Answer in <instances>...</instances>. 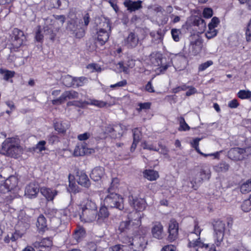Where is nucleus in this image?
Wrapping results in <instances>:
<instances>
[{"instance_id": "7ed1b4c3", "label": "nucleus", "mask_w": 251, "mask_h": 251, "mask_svg": "<svg viewBox=\"0 0 251 251\" xmlns=\"http://www.w3.org/2000/svg\"><path fill=\"white\" fill-rule=\"evenodd\" d=\"M2 151L4 154L16 158L22 153V150L15 139L8 138L2 143Z\"/></svg>"}, {"instance_id": "a18cd8bd", "label": "nucleus", "mask_w": 251, "mask_h": 251, "mask_svg": "<svg viewBox=\"0 0 251 251\" xmlns=\"http://www.w3.org/2000/svg\"><path fill=\"white\" fill-rule=\"evenodd\" d=\"M181 34V31L179 29H177L176 28H173L171 30V34L174 40L176 42L179 41L180 39V35Z\"/></svg>"}, {"instance_id": "4d7b16f0", "label": "nucleus", "mask_w": 251, "mask_h": 251, "mask_svg": "<svg viewBox=\"0 0 251 251\" xmlns=\"http://www.w3.org/2000/svg\"><path fill=\"white\" fill-rule=\"evenodd\" d=\"M150 35L155 40L160 42L162 40V35L160 32L157 31L156 33L151 32Z\"/></svg>"}, {"instance_id": "c03bdc74", "label": "nucleus", "mask_w": 251, "mask_h": 251, "mask_svg": "<svg viewBox=\"0 0 251 251\" xmlns=\"http://www.w3.org/2000/svg\"><path fill=\"white\" fill-rule=\"evenodd\" d=\"M238 96L241 99H248L251 97V92L248 90H240L238 93Z\"/></svg>"}, {"instance_id": "c756f323", "label": "nucleus", "mask_w": 251, "mask_h": 251, "mask_svg": "<svg viewBox=\"0 0 251 251\" xmlns=\"http://www.w3.org/2000/svg\"><path fill=\"white\" fill-rule=\"evenodd\" d=\"M132 204L134 208L136 210L135 212H137L140 214L139 212L144 210L146 208V204L143 200H133Z\"/></svg>"}, {"instance_id": "e2e57ef3", "label": "nucleus", "mask_w": 251, "mask_h": 251, "mask_svg": "<svg viewBox=\"0 0 251 251\" xmlns=\"http://www.w3.org/2000/svg\"><path fill=\"white\" fill-rule=\"evenodd\" d=\"M22 237V234L19 231H16L14 233L11 234L10 236V240L12 242H14Z\"/></svg>"}, {"instance_id": "473e14b6", "label": "nucleus", "mask_w": 251, "mask_h": 251, "mask_svg": "<svg viewBox=\"0 0 251 251\" xmlns=\"http://www.w3.org/2000/svg\"><path fill=\"white\" fill-rule=\"evenodd\" d=\"M36 226L40 231H44L47 228V223L45 217L43 215H40L37 220Z\"/></svg>"}, {"instance_id": "f8f14e48", "label": "nucleus", "mask_w": 251, "mask_h": 251, "mask_svg": "<svg viewBox=\"0 0 251 251\" xmlns=\"http://www.w3.org/2000/svg\"><path fill=\"white\" fill-rule=\"evenodd\" d=\"M210 177L211 171L210 168L207 167H203L199 173V179L192 181L191 188L197 190L203 180H209Z\"/></svg>"}, {"instance_id": "3c124183", "label": "nucleus", "mask_w": 251, "mask_h": 251, "mask_svg": "<svg viewBox=\"0 0 251 251\" xmlns=\"http://www.w3.org/2000/svg\"><path fill=\"white\" fill-rule=\"evenodd\" d=\"M142 147L144 149H146L150 151H159V149L156 147H154L153 144H148L147 142H144L143 144Z\"/></svg>"}, {"instance_id": "a878e982", "label": "nucleus", "mask_w": 251, "mask_h": 251, "mask_svg": "<svg viewBox=\"0 0 251 251\" xmlns=\"http://www.w3.org/2000/svg\"><path fill=\"white\" fill-rule=\"evenodd\" d=\"M202 39L200 38L191 42L190 50L192 54L196 55L201 52L202 48Z\"/></svg>"}, {"instance_id": "09e8293b", "label": "nucleus", "mask_w": 251, "mask_h": 251, "mask_svg": "<svg viewBox=\"0 0 251 251\" xmlns=\"http://www.w3.org/2000/svg\"><path fill=\"white\" fill-rule=\"evenodd\" d=\"M127 81L126 79H124L121 81H119L114 84H112L110 86V87L113 89H117L120 87H123L127 85Z\"/></svg>"}, {"instance_id": "72a5a7b5", "label": "nucleus", "mask_w": 251, "mask_h": 251, "mask_svg": "<svg viewBox=\"0 0 251 251\" xmlns=\"http://www.w3.org/2000/svg\"><path fill=\"white\" fill-rule=\"evenodd\" d=\"M62 83L66 87H71L74 86V77L69 75L62 76Z\"/></svg>"}, {"instance_id": "cd10ccee", "label": "nucleus", "mask_w": 251, "mask_h": 251, "mask_svg": "<svg viewBox=\"0 0 251 251\" xmlns=\"http://www.w3.org/2000/svg\"><path fill=\"white\" fill-rule=\"evenodd\" d=\"M51 212L55 214V215L50 217L51 225L52 228L57 229L61 225V220L59 217L60 211L52 209Z\"/></svg>"}, {"instance_id": "052dcab7", "label": "nucleus", "mask_w": 251, "mask_h": 251, "mask_svg": "<svg viewBox=\"0 0 251 251\" xmlns=\"http://www.w3.org/2000/svg\"><path fill=\"white\" fill-rule=\"evenodd\" d=\"M127 247L126 245H117L111 248L112 251H125L126 250Z\"/></svg>"}, {"instance_id": "f257e3e1", "label": "nucleus", "mask_w": 251, "mask_h": 251, "mask_svg": "<svg viewBox=\"0 0 251 251\" xmlns=\"http://www.w3.org/2000/svg\"><path fill=\"white\" fill-rule=\"evenodd\" d=\"M201 229L197 223H195L194 231L188 235V247L197 248L196 251H216L213 245L210 246L208 244H203L200 241Z\"/></svg>"}, {"instance_id": "ddd939ff", "label": "nucleus", "mask_w": 251, "mask_h": 251, "mask_svg": "<svg viewBox=\"0 0 251 251\" xmlns=\"http://www.w3.org/2000/svg\"><path fill=\"white\" fill-rule=\"evenodd\" d=\"M78 96V93L73 90L65 91L58 98L52 100L51 102L53 105L61 104L68 100L77 99Z\"/></svg>"}, {"instance_id": "c85d7f7f", "label": "nucleus", "mask_w": 251, "mask_h": 251, "mask_svg": "<svg viewBox=\"0 0 251 251\" xmlns=\"http://www.w3.org/2000/svg\"><path fill=\"white\" fill-rule=\"evenodd\" d=\"M229 168V165L226 162L222 161L213 166V170L217 173H225Z\"/></svg>"}, {"instance_id": "9d476101", "label": "nucleus", "mask_w": 251, "mask_h": 251, "mask_svg": "<svg viewBox=\"0 0 251 251\" xmlns=\"http://www.w3.org/2000/svg\"><path fill=\"white\" fill-rule=\"evenodd\" d=\"M215 232V244L217 247L221 246L224 236L225 224L221 221H216L213 225Z\"/></svg>"}, {"instance_id": "603ef678", "label": "nucleus", "mask_w": 251, "mask_h": 251, "mask_svg": "<svg viewBox=\"0 0 251 251\" xmlns=\"http://www.w3.org/2000/svg\"><path fill=\"white\" fill-rule=\"evenodd\" d=\"M83 23L81 21V25L84 28L86 27L89 24L90 17L88 13H86L83 17Z\"/></svg>"}, {"instance_id": "5701e85b", "label": "nucleus", "mask_w": 251, "mask_h": 251, "mask_svg": "<svg viewBox=\"0 0 251 251\" xmlns=\"http://www.w3.org/2000/svg\"><path fill=\"white\" fill-rule=\"evenodd\" d=\"M105 175V170L102 167H96L94 168L90 174L91 178L94 181L100 180Z\"/></svg>"}, {"instance_id": "393cba45", "label": "nucleus", "mask_w": 251, "mask_h": 251, "mask_svg": "<svg viewBox=\"0 0 251 251\" xmlns=\"http://www.w3.org/2000/svg\"><path fill=\"white\" fill-rule=\"evenodd\" d=\"M228 157L235 161L241 160L244 159L243 150L241 148H233L228 152Z\"/></svg>"}, {"instance_id": "b1692460", "label": "nucleus", "mask_w": 251, "mask_h": 251, "mask_svg": "<svg viewBox=\"0 0 251 251\" xmlns=\"http://www.w3.org/2000/svg\"><path fill=\"white\" fill-rule=\"evenodd\" d=\"M76 181L78 184L86 188L91 186V181L87 175L83 172H78L76 175Z\"/></svg>"}, {"instance_id": "20e7f679", "label": "nucleus", "mask_w": 251, "mask_h": 251, "mask_svg": "<svg viewBox=\"0 0 251 251\" xmlns=\"http://www.w3.org/2000/svg\"><path fill=\"white\" fill-rule=\"evenodd\" d=\"M126 126L121 124L108 125L104 127L105 134L113 139H120L127 130Z\"/></svg>"}, {"instance_id": "423d86ee", "label": "nucleus", "mask_w": 251, "mask_h": 251, "mask_svg": "<svg viewBox=\"0 0 251 251\" xmlns=\"http://www.w3.org/2000/svg\"><path fill=\"white\" fill-rule=\"evenodd\" d=\"M141 215L137 212L130 214L128 217V220L120 223L119 227V230L122 232L126 231L129 228L131 223L132 225L139 226L141 223Z\"/></svg>"}, {"instance_id": "bf43d9fd", "label": "nucleus", "mask_w": 251, "mask_h": 251, "mask_svg": "<svg viewBox=\"0 0 251 251\" xmlns=\"http://www.w3.org/2000/svg\"><path fill=\"white\" fill-rule=\"evenodd\" d=\"M71 175H69V187L71 189V191L74 192V193H77V192H79V190H78V187H77V186H76L75 183H72L71 182Z\"/></svg>"}, {"instance_id": "6ab92c4d", "label": "nucleus", "mask_w": 251, "mask_h": 251, "mask_svg": "<svg viewBox=\"0 0 251 251\" xmlns=\"http://www.w3.org/2000/svg\"><path fill=\"white\" fill-rule=\"evenodd\" d=\"M178 223L174 220H171L168 228L169 236L168 238L169 241L172 242L176 239L178 235Z\"/></svg>"}, {"instance_id": "a19ab883", "label": "nucleus", "mask_w": 251, "mask_h": 251, "mask_svg": "<svg viewBox=\"0 0 251 251\" xmlns=\"http://www.w3.org/2000/svg\"><path fill=\"white\" fill-rule=\"evenodd\" d=\"M0 73L3 75V78L6 80H8L9 78L13 77L15 74L14 71L2 69H0Z\"/></svg>"}, {"instance_id": "69168bd1", "label": "nucleus", "mask_w": 251, "mask_h": 251, "mask_svg": "<svg viewBox=\"0 0 251 251\" xmlns=\"http://www.w3.org/2000/svg\"><path fill=\"white\" fill-rule=\"evenodd\" d=\"M194 23L196 25H201V29L204 30L205 28V23L204 21L201 18H199L198 19L195 21Z\"/></svg>"}, {"instance_id": "f3484780", "label": "nucleus", "mask_w": 251, "mask_h": 251, "mask_svg": "<svg viewBox=\"0 0 251 251\" xmlns=\"http://www.w3.org/2000/svg\"><path fill=\"white\" fill-rule=\"evenodd\" d=\"M94 152V150L88 148L85 143L78 144L74 151V155L75 156H83L88 155Z\"/></svg>"}, {"instance_id": "774afa93", "label": "nucleus", "mask_w": 251, "mask_h": 251, "mask_svg": "<svg viewBox=\"0 0 251 251\" xmlns=\"http://www.w3.org/2000/svg\"><path fill=\"white\" fill-rule=\"evenodd\" d=\"M97 245L95 243L91 242L87 245V251H96Z\"/></svg>"}, {"instance_id": "37998d69", "label": "nucleus", "mask_w": 251, "mask_h": 251, "mask_svg": "<svg viewBox=\"0 0 251 251\" xmlns=\"http://www.w3.org/2000/svg\"><path fill=\"white\" fill-rule=\"evenodd\" d=\"M218 31L215 28L208 26V30L206 32L205 36L207 39H210L215 37Z\"/></svg>"}, {"instance_id": "13d9d810", "label": "nucleus", "mask_w": 251, "mask_h": 251, "mask_svg": "<svg viewBox=\"0 0 251 251\" xmlns=\"http://www.w3.org/2000/svg\"><path fill=\"white\" fill-rule=\"evenodd\" d=\"M119 179L118 178L115 177L112 178L111 185L107 190L108 192H110V191H112L113 189H114V188L117 187V185L119 183Z\"/></svg>"}, {"instance_id": "6e6552de", "label": "nucleus", "mask_w": 251, "mask_h": 251, "mask_svg": "<svg viewBox=\"0 0 251 251\" xmlns=\"http://www.w3.org/2000/svg\"><path fill=\"white\" fill-rule=\"evenodd\" d=\"M111 31L109 22L104 20L102 22V28H100L97 32L98 41L101 45H104L108 41Z\"/></svg>"}, {"instance_id": "6e6d98bb", "label": "nucleus", "mask_w": 251, "mask_h": 251, "mask_svg": "<svg viewBox=\"0 0 251 251\" xmlns=\"http://www.w3.org/2000/svg\"><path fill=\"white\" fill-rule=\"evenodd\" d=\"M87 68L90 70L92 72H100V67L97 64H90L87 66Z\"/></svg>"}, {"instance_id": "ea45409f", "label": "nucleus", "mask_w": 251, "mask_h": 251, "mask_svg": "<svg viewBox=\"0 0 251 251\" xmlns=\"http://www.w3.org/2000/svg\"><path fill=\"white\" fill-rule=\"evenodd\" d=\"M178 121L179 123V127L178 128L179 131H187L190 129V128L189 126L186 123L183 117H179L178 118Z\"/></svg>"}, {"instance_id": "dca6fc26", "label": "nucleus", "mask_w": 251, "mask_h": 251, "mask_svg": "<svg viewBox=\"0 0 251 251\" xmlns=\"http://www.w3.org/2000/svg\"><path fill=\"white\" fill-rule=\"evenodd\" d=\"M138 35L133 32H130L124 39V45L128 49H133L137 46L139 43Z\"/></svg>"}, {"instance_id": "de8ad7c7", "label": "nucleus", "mask_w": 251, "mask_h": 251, "mask_svg": "<svg viewBox=\"0 0 251 251\" xmlns=\"http://www.w3.org/2000/svg\"><path fill=\"white\" fill-rule=\"evenodd\" d=\"M133 141L139 142L141 139V132L137 128L132 129Z\"/></svg>"}, {"instance_id": "58836bf2", "label": "nucleus", "mask_w": 251, "mask_h": 251, "mask_svg": "<svg viewBox=\"0 0 251 251\" xmlns=\"http://www.w3.org/2000/svg\"><path fill=\"white\" fill-rule=\"evenodd\" d=\"M241 208L245 212L251 210V195H250L249 199L244 201L241 205Z\"/></svg>"}, {"instance_id": "5fc2aeb1", "label": "nucleus", "mask_w": 251, "mask_h": 251, "mask_svg": "<svg viewBox=\"0 0 251 251\" xmlns=\"http://www.w3.org/2000/svg\"><path fill=\"white\" fill-rule=\"evenodd\" d=\"M203 16L205 18H210L213 15V10L210 8H205L203 11Z\"/></svg>"}, {"instance_id": "e433bc0d", "label": "nucleus", "mask_w": 251, "mask_h": 251, "mask_svg": "<svg viewBox=\"0 0 251 251\" xmlns=\"http://www.w3.org/2000/svg\"><path fill=\"white\" fill-rule=\"evenodd\" d=\"M85 235V230L83 228H79L75 231L73 237L77 242H79L84 237Z\"/></svg>"}, {"instance_id": "49530a36", "label": "nucleus", "mask_w": 251, "mask_h": 251, "mask_svg": "<svg viewBox=\"0 0 251 251\" xmlns=\"http://www.w3.org/2000/svg\"><path fill=\"white\" fill-rule=\"evenodd\" d=\"M246 39L247 42L251 41V18L245 31Z\"/></svg>"}, {"instance_id": "f03ea898", "label": "nucleus", "mask_w": 251, "mask_h": 251, "mask_svg": "<svg viewBox=\"0 0 251 251\" xmlns=\"http://www.w3.org/2000/svg\"><path fill=\"white\" fill-rule=\"evenodd\" d=\"M80 219L84 222H92L96 220L97 216V206L94 201L87 199L81 205L79 213Z\"/></svg>"}, {"instance_id": "c9c22d12", "label": "nucleus", "mask_w": 251, "mask_h": 251, "mask_svg": "<svg viewBox=\"0 0 251 251\" xmlns=\"http://www.w3.org/2000/svg\"><path fill=\"white\" fill-rule=\"evenodd\" d=\"M54 128L55 130L60 133H64L66 132L68 128V126L65 123H63L62 122L59 121L54 123Z\"/></svg>"}, {"instance_id": "a211bd4d", "label": "nucleus", "mask_w": 251, "mask_h": 251, "mask_svg": "<svg viewBox=\"0 0 251 251\" xmlns=\"http://www.w3.org/2000/svg\"><path fill=\"white\" fill-rule=\"evenodd\" d=\"M109 215V213L107 210V208L106 206L101 207L99 213H97V219L96 218L97 223L99 225H104L106 226L107 222L108 220V217Z\"/></svg>"}, {"instance_id": "412c9836", "label": "nucleus", "mask_w": 251, "mask_h": 251, "mask_svg": "<svg viewBox=\"0 0 251 251\" xmlns=\"http://www.w3.org/2000/svg\"><path fill=\"white\" fill-rule=\"evenodd\" d=\"M151 234L153 237L156 239H161L163 238V226L160 222H156L153 223L151 228Z\"/></svg>"}, {"instance_id": "864d4df0", "label": "nucleus", "mask_w": 251, "mask_h": 251, "mask_svg": "<svg viewBox=\"0 0 251 251\" xmlns=\"http://www.w3.org/2000/svg\"><path fill=\"white\" fill-rule=\"evenodd\" d=\"M213 63V61L211 60H209L206 61V62L202 63L199 67V71H203L205 70L208 67L212 65Z\"/></svg>"}, {"instance_id": "8fccbe9b", "label": "nucleus", "mask_w": 251, "mask_h": 251, "mask_svg": "<svg viewBox=\"0 0 251 251\" xmlns=\"http://www.w3.org/2000/svg\"><path fill=\"white\" fill-rule=\"evenodd\" d=\"M46 141H41L38 142V143L36 145L35 147L34 148V151L38 150L39 152H41L46 150L45 145Z\"/></svg>"}, {"instance_id": "aec40b11", "label": "nucleus", "mask_w": 251, "mask_h": 251, "mask_svg": "<svg viewBox=\"0 0 251 251\" xmlns=\"http://www.w3.org/2000/svg\"><path fill=\"white\" fill-rule=\"evenodd\" d=\"M39 191V185L35 182H31L25 187V196L29 198L32 199L36 197Z\"/></svg>"}, {"instance_id": "79ce46f5", "label": "nucleus", "mask_w": 251, "mask_h": 251, "mask_svg": "<svg viewBox=\"0 0 251 251\" xmlns=\"http://www.w3.org/2000/svg\"><path fill=\"white\" fill-rule=\"evenodd\" d=\"M242 193L246 194L251 191V182L249 180L244 183L240 187Z\"/></svg>"}, {"instance_id": "0eeeda50", "label": "nucleus", "mask_w": 251, "mask_h": 251, "mask_svg": "<svg viewBox=\"0 0 251 251\" xmlns=\"http://www.w3.org/2000/svg\"><path fill=\"white\" fill-rule=\"evenodd\" d=\"M18 178L17 177L11 176L5 180L4 182L5 185L8 187L11 193H9L5 197V201L7 202H10L12 200L17 197V190L18 185Z\"/></svg>"}, {"instance_id": "4be33fe9", "label": "nucleus", "mask_w": 251, "mask_h": 251, "mask_svg": "<svg viewBox=\"0 0 251 251\" xmlns=\"http://www.w3.org/2000/svg\"><path fill=\"white\" fill-rule=\"evenodd\" d=\"M142 1H132L131 0H125L124 2V6L127 8V10L132 12L139 10L142 8Z\"/></svg>"}, {"instance_id": "0e129e2a", "label": "nucleus", "mask_w": 251, "mask_h": 251, "mask_svg": "<svg viewBox=\"0 0 251 251\" xmlns=\"http://www.w3.org/2000/svg\"><path fill=\"white\" fill-rule=\"evenodd\" d=\"M91 136V134L89 132H85L78 135L77 139L80 141H85L89 139Z\"/></svg>"}, {"instance_id": "338daca9", "label": "nucleus", "mask_w": 251, "mask_h": 251, "mask_svg": "<svg viewBox=\"0 0 251 251\" xmlns=\"http://www.w3.org/2000/svg\"><path fill=\"white\" fill-rule=\"evenodd\" d=\"M161 251H176V247L173 245H169L164 246Z\"/></svg>"}, {"instance_id": "4468645a", "label": "nucleus", "mask_w": 251, "mask_h": 251, "mask_svg": "<svg viewBox=\"0 0 251 251\" xmlns=\"http://www.w3.org/2000/svg\"><path fill=\"white\" fill-rule=\"evenodd\" d=\"M147 244L146 240L143 237H135L130 243V249L133 251H143Z\"/></svg>"}, {"instance_id": "9b49d317", "label": "nucleus", "mask_w": 251, "mask_h": 251, "mask_svg": "<svg viewBox=\"0 0 251 251\" xmlns=\"http://www.w3.org/2000/svg\"><path fill=\"white\" fill-rule=\"evenodd\" d=\"M25 39V37L23 32L18 29L14 28L10 34V41L13 47L18 48L23 44Z\"/></svg>"}, {"instance_id": "bb28decb", "label": "nucleus", "mask_w": 251, "mask_h": 251, "mask_svg": "<svg viewBox=\"0 0 251 251\" xmlns=\"http://www.w3.org/2000/svg\"><path fill=\"white\" fill-rule=\"evenodd\" d=\"M40 192L49 201H52L58 194V191L56 190L46 187L41 188Z\"/></svg>"}, {"instance_id": "680f3d73", "label": "nucleus", "mask_w": 251, "mask_h": 251, "mask_svg": "<svg viewBox=\"0 0 251 251\" xmlns=\"http://www.w3.org/2000/svg\"><path fill=\"white\" fill-rule=\"evenodd\" d=\"M219 22L220 21L219 19L216 17H214L211 19L210 23L208 24V26L212 28H215L217 26Z\"/></svg>"}, {"instance_id": "4c0bfd02", "label": "nucleus", "mask_w": 251, "mask_h": 251, "mask_svg": "<svg viewBox=\"0 0 251 251\" xmlns=\"http://www.w3.org/2000/svg\"><path fill=\"white\" fill-rule=\"evenodd\" d=\"M87 78L84 76H81L78 77H74V86H76L77 87L81 86L84 84L87 83Z\"/></svg>"}, {"instance_id": "1a4fd4ad", "label": "nucleus", "mask_w": 251, "mask_h": 251, "mask_svg": "<svg viewBox=\"0 0 251 251\" xmlns=\"http://www.w3.org/2000/svg\"><path fill=\"white\" fill-rule=\"evenodd\" d=\"M67 29L77 38H81L85 35V28L81 25V20L69 21Z\"/></svg>"}, {"instance_id": "f704fd0d", "label": "nucleus", "mask_w": 251, "mask_h": 251, "mask_svg": "<svg viewBox=\"0 0 251 251\" xmlns=\"http://www.w3.org/2000/svg\"><path fill=\"white\" fill-rule=\"evenodd\" d=\"M84 103L89 105H93L97 106L99 108L103 107L105 106L107 103L102 100H99L94 99H91L89 101H84Z\"/></svg>"}, {"instance_id": "39448f33", "label": "nucleus", "mask_w": 251, "mask_h": 251, "mask_svg": "<svg viewBox=\"0 0 251 251\" xmlns=\"http://www.w3.org/2000/svg\"><path fill=\"white\" fill-rule=\"evenodd\" d=\"M108 194L104 200V204L106 207L116 208L120 210L124 209L123 200L120 196L115 193L108 192Z\"/></svg>"}, {"instance_id": "7c9ffc66", "label": "nucleus", "mask_w": 251, "mask_h": 251, "mask_svg": "<svg viewBox=\"0 0 251 251\" xmlns=\"http://www.w3.org/2000/svg\"><path fill=\"white\" fill-rule=\"evenodd\" d=\"M52 245V239L50 237L44 238L39 243V247L42 250L48 251Z\"/></svg>"}, {"instance_id": "2f4dec72", "label": "nucleus", "mask_w": 251, "mask_h": 251, "mask_svg": "<svg viewBox=\"0 0 251 251\" xmlns=\"http://www.w3.org/2000/svg\"><path fill=\"white\" fill-rule=\"evenodd\" d=\"M143 174L144 177L151 181L155 180L159 177L158 172L152 170H146Z\"/></svg>"}, {"instance_id": "2eb2a0df", "label": "nucleus", "mask_w": 251, "mask_h": 251, "mask_svg": "<svg viewBox=\"0 0 251 251\" xmlns=\"http://www.w3.org/2000/svg\"><path fill=\"white\" fill-rule=\"evenodd\" d=\"M162 57L161 54H153L151 57V62L154 66L159 67L157 68L156 72L159 73H163L167 70L169 67V65L162 64Z\"/></svg>"}]
</instances>
